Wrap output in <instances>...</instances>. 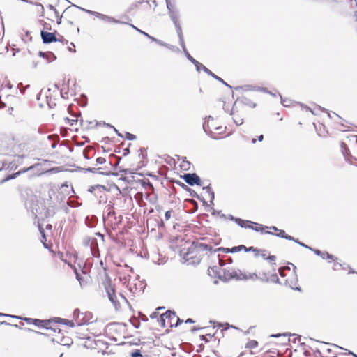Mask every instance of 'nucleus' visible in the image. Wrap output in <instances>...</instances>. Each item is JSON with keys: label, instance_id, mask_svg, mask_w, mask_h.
<instances>
[{"label": "nucleus", "instance_id": "1", "mask_svg": "<svg viewBox=\"0 0 357 357\" xmlns=\"http://www.w3.org/2000/svg\"><path fill=\"white\" fill-rule=\"evenodd\" d=\"M195 244V248L197 251L201 252V251H206V252H216L218 251H223L225 253H236L241 252L242 250L245 252V245H241L238 246L232 247L231 248H214V245L207 243L205 242H197L194 243Z\"/></svg>", "mask_w": 357, "mask_h": 357}, {"label": "nucleus", "instance_id": "2", "mask_svg": "<svg viewBox=\"0 0 357 357\" xmlns=\"http://www.w3.org/2000/svg\"><path fill=\"white\" fill-rule=\"evenodd\" d=\"M348 142L349 143L351 151L347 147L345 142H341L340 146L342 152L346 160L351 162V160L357 161V135L350 134L347 136Z\"/></svg>", "mask_w": 357, "mask_h": 357}, {"label": "nucleus", "instance_id": "3", "mask_svg": "<svg viewBox=\"0 0 357 357\" xmlns=\"http://www.w3.org/2000/svg\"><path fill=\"white\" fill-rule=\"evenodd\" d=\"M157 321L161 327L165 328L167 326L172 327L173 326L177 327L183 321L176 316L174 312L167 310L157 318Z\"/></svg>", "mask_w": 357, "mask_h": 357}, {"label": "nucleus", "instance_id": "4", "mask_svg": "<svg viewBox=\"0 0 357 357\" xmlns=\"http://www.w3.org/2000/svg\"><path fill=\"white\" fill-rule=\"evenodd\" d=\"M279 274L281 277V282L294 289L297 284V276L294 270L289 267L279 268Z\"/></svg>", "mask_w": 357, "mask_h": 357}, {"label": "nucleus", "instance_id": "5", "mask_svg": "<svg viewBox=\"0 0 357 357\" xmlns=\"http://www.w3.org/2000/svg\"><path fill=\"white\" fill-rule=\"evenodd\" d=\"M183 52L185 54V56L187 57V59L191 62L192 63L195 67H196V70L197 71L199 72L201 70H202L203 71H204L207 75L211 76L212 77H213L214 79H215L216 80L220 82L221 83H222L223 84H225V86L231 88V86L227 84L222 78L219 77L218 76H217L216 75H215L213 72H211L209 69H208V68H206L205 66H204L203 64L200 63L199 62H198L196 59H195L190 54L189 52L187 51L185 47L184 48H183Z\"/></svg>", "mask_w": 357, "mask_h": 357}, {"label": "nucleus", "instance_id": "6", "mask_svg": "<svg viewBox=\"0 0 357 357\" xmlns=\"http://www.w3.org/2000/svg\"><path fill=\"white\" fill-rule=\"evenodd\" d=\"M342 351V348L335 344L326 343L321 347L319 352L321 357H337Z\"/></svg>", "mask_w": 357, "mask_h": 357}, {"label": "nucleus", "instance_id": "7", "mask_svg": "<svg viewBox=\"0 0 357 357\" xmlns=\"http://www.w3.org/2000/svg\"><path fill=\"white\" fill-rule=\"evenodd\" d=\"M83 8H81L78 6L73 4L70 6H68L66 10L63 11L62 15L56 17L57 18V24H60L61 23L62 18H65L67 20L68 22L70 24H73L72 19L74 16H75L77 13L78 10H82Z\"/></svg>", "mask_w": 357, "mask_h": 357}, {"label": "nucleus", "instance_id": "8", "mask_svg": "<svg viewBox=\"0 0 357 357\" xmlns=\"http://www.w3.org/2000/svg\"><path fill=\"white\" fill-rule=\"evenodd\" d=\"M169 14V17H170L171 20H172V22L175 26L176 31V33H177L178 38H179L180 45H181L182 48H184L185 47V43H184V40H183V37L182 29H181L179 20H178V18H179L178 11L176 10H170Z\"/></svg>", "mask_w": 357, "mask_h": 357}, {"label": "nucleus", "instance_id": "9", "mask_svg": "<svg viewBox=\"0 0 357 357\" xmlns=\"http://www.w3.org/2000/svg\"><path fill=\"white\" fill-rule=\"evenodd\" d=\"M243 109V103L242 101L237 100L231 109V115L233 116V120L236 125H242L243 123V116L239 114L238 109Z\"/></svg>", "mask_w": 357, "mask_h": 357}, {"label": "nucleus", "instance_id": "10", "mask_svg": "<svg viewBox=\"0 0 357 357\" xmlns=\"http://www.w3.org/2000/svg\"><path fill=\"white\" fill-rule=\"evenodd\" d=\"M82 10L90 14V15H94L96 17L99 18L100 20L107 22L108 23H115V24H122L123 23L120 20H116L115 18H114L112 17L102 14V13L96 12V11L86 10L85 8H83Z\"/></svg>", "mask_w": 357, "mask_h": 357}, {"label": "nucleus", "instance_id": "11", "mask_svg": "<svg viewBox=\"0 0 357 357\" xmlns=\"http://www.w3.org/2000/svg\"><path fill=\"white\" fill-rule=\"evenodd\" d=\"M105 291L107 292L109 300L113 304L115 309L116 310H119L121 307V306L119 301H117V297L115 294L114 288L112 286L111 284H107L105 286Z\"/></svg>", "mask_w": 357, "mask_h": 357}, {"label": "nucleus", "instance_id": "12", "mask_svg": "<svg viewBox=\"0 0 357 357\" xmlns=\"http://www.w3.org/2000/svg\"><path fill=\"white\" fill-rule=\"evenodd\" d=\"M184 181L188 185L193 186L195 185H201V179L195 173H188L182 176Z\"/></svg>", "mask_w": 357, "mask_h": 357}, {"label": "nucleus", "instance_id": "13", "mask_svg": "<svg viewBox=\"0 0 357 357\" xmlns=\"http://www.w3.org/2000/svg\"><path fill=\"white\" fill-rule=\"evenodd\" d=\"M210 121H213V118L211 116H208L204 119V121L203 123V130L204 131L209 135L212 138H215V137L213 136V129H215L216 130H218L221 129L220 127L213 126V125L210 124Z\"/></svg>", "mask_w": 357, "mask_h": 357}, {"label": "nucleus", "instance_id": "14", "mask_svg": "<svg viewBox=\"0 0 357 357\" xmlns=\"http://www.w3.org/2000/svg\"><path fill=\"white\" fill-rule=\"evenodd\" d=\"M123 283H127V287L133 294H135L137 292H140L144 290V284L142 282H140L139 284H137L133 281L130 280V278H129L128 280H127V278H124Z\"/></svg>", "mask_w": 357, "mask_h": 357}, {"label": "nucleus", "instance_id": "15", "mask_svg": "<svg viewBox=\"0 0 357 357\" xmlns=\"http://www.w3.org/2000/svg\"><path fill=\"white\" fill-rule=\"evenodd\" d=\"M225 275L229 279H234L236 280H244L245 278V274L242 273L240 270L225 271Z\"/></svg>", "mask_w": 357, "mask_h": 357}, {"label": "nucleus", "instance_id": "16", "mask_svg": "<svg viewBox=\"0 0 357 357\" xmlns=\"http://www.w3.org/2000/svg\"><path fill=\"white\" fill-rule=\"evenodd\" d=\"M40 36L43 40V43L45 44H49L53 42L61 41L60 39H57L55 33H50L45 31H41Z\"/></svg>", "mask_w": 357, "mask_h": 357}, {"label": "nucleus", "instance_id": "17", "mask_svg": "<svg viewBox=\"0 0 357 357\" xmlns=\"http://www.w3.org/2000/svg\"><path fill=\"white\" fill-rule=\"evenodd\" d=\"M247 349H248L250 354L252 355H257L261 351V349L259 347L258 342L256 340H250L248 342Z\"/></svg>", "mask_w": 357, "mask_h": 357}, {"label": "nucleus", "instance_id": "18", "mask_svg": "<svg viewBox=\"0 0 357 357\" xmlns=\"http://www.w3.org/2000/svg\"><path fill=\"white\" fill-rule=\"evenodd\" d=\"M248 251H252L255 257H261L263 259H266L271 261H275V256H274V255H268V256L264 250L260 251V250H257L256 249H252V248L250 247L249 248H247V252H248Z\"/></svg>", "mask_w": 357, "mask_h": 357}, {"label": "nucleus", "instance_id": "19", "mask_svg": "<svg viewBox=\"0 0 357 357\" xmlns=\"http://www.w3.org/2000/svg\"><path fill=\"white\" fill-rule=\"evenodd\" d=\"M38 55L40 57L45 58L49 62L53 61L56 59V57L55 56L54 53H52V52H39Z\"/></svg>", "mask_w": 357, "mask_h": 357}, {"label": "nucleus", "instance_id": "20", "mask_svg": "<svg viewBox=\"0 0 357 357\" xmlns=\"http://www.w3.org/2000/svg\"><path fill=\"white\" fill-rule=\"evenodd\" d=\"M313 251L317 255L321 256L323 259H329L332 261L335 260V257L326 252H321V250L316 249Z\"/></svg>", "mask_w": 357, "mask_h": 357}, {"label": "nucleus", "instance_id": "21", "mask_svg": "<svg viewBox=\"0 0 357 357\" xmlns=\"http://www.w3.org/2000/svg\"><path fill=\"white\" fill-rule=\"evenodd\" d=\"M27 324H34L35 326L38 327H40V324L43 323V320L38 319H32V318H24L23 319Z\"/></svg>", "mask_w": 357, "mask_h": 357}, {"label": "nucleus", "instance_id": "22", "mask_svg": "<svg viewBox=\"0 0 357 357\" xmlns=\"http://www.w3.org/2000/svg\"><path fill=\"white\" fill-rule=\"evenodd\" d=\"M106 190L105 187L101 185H97L95 186H91L89 188V192L91 193H95L96 191H99L100 193L104 192V191Z\"/></svg>", "mask_w": 357, "mask_h": 357}, {"label": "nucleus", "instance_id": "23", "mask_svg": "<svg viewBox=\"0 0 357 357\" xmlns=\"http://www.w3.org/2000/svg\"><path fill=\"white\" fill-rule=\"evenodd\" d=\"M276 236L279 237H282L288 240L295 241L293 237L291 236L287 235L284 230L278 229L277 231V233L275 234Z\"/></svg>", "mask_w": 357, "mask_h": 357}, {"label": "nucleus", "instance_id": "24", "mask_svg": "<svg viewBox=\"0 0 357 357\" xmlns=\"http://www.w3.org/2000/svg\"><path fill=\"white\" fill-rule=\"evenodd\" d=\"M351 128V125L349 123H347L346 125L343 123H337V129H338L340 131L345 132L347 130H349Z\"/></svg>", "mask_w": 357, "mask_h": 357}, {"label": "nucleus", "instance_id": "25", "mask_svg": "<svg viewBox=\"0 0 357 357\" xmlns=\"http://www.w3.org/2000/svg\"><path fill=\"white\" fill-rule=\"evenodd\" d=\"M247 227H252V229H254L257 231H259V230H261L263 229L261 225L253 223V222H249V221H247Z\"/></svg>", "mask_w": 357, "mask_h": 357}, {"label": "nucleus", "instance_id": "26", "mask_svg": "<svg viewBox=\"0 0 357 357\" xmlns=\"http://www.w3.org/2000/svg\"><path fill=\"white\" fill-rule=\"evenodd\" d=\"M337 357H357V356L354 354L351 351L343 350L342 351L340 352V354Z\"/></svg>", "mask_w": 357, "mask_h": 357}, {"label": "nucleus", "instance_id": "27", "mask_svg": "<svg viewBox=\"0 0 357 357\" xmlns=\"http://www.w3.org/2000/svg\"><path fill=\"white\" fill-rule=\"evenodd\" d=\"M234 221L241 227L245 228V220L238 218H235Z\"/></svg>", "mask_w": 357, "mask_h": 357}, {"label": "nucleus", "instance_id": "28", "mask_svg": "<svg viewBox=\"0 0 357 357\" xmlns=\"http://www.w3.org/2000/svg\"><path fill=\"white\" fill-rule=\"evenodd\" d=\"M190 190L191 191L190 192V195L192 197L197 198L198 199L202 201L204 204H207L206 202L204 200V199H201L200 197L198 195V194L195 190H191V189H190Z\"/></svg>", "mask_w": 357, "mask_h": 357}, {"label": "nucleus", "instance_id": "29", "mask_svg": "<svg viewBox=\"0 0 357 357\" xmlns=\"http://www.w3.org/2000/svg\"><path fill=\"white\" fill-rule=\"evenodd\" d=\"M61 320V321L62 323H63L64 324L73 328L75 326V323L73 322V321H71V320H68V319H59Z\"/></svg>", "mask_w": 357, "mask_h": 357}, {"label": "nucleus", "instance_id": "30", "mask_svg": "<svg viewBox=\"0 0 357 357\" xmlns=\"http://www.w3.org/2000/svg\"><path fill=\"white\" fill-rule=\"evenodd\" d=\"M100 169V168L89 167V168L86 169L85 170L86 172H92V173L102 174V172H99Z\"/></svg>", "mask_w": 357, "mask_h": 357}, {"label": "nucleus", "instance_id": "31", "mask_svg": "<svg viewBox=\"0 0 357 357\" xmlns=\"http://www.w3.org/2000/svg\"><path fill=\"white\" fill-rule=\"evenodd\" d=\"M131 357H142V353L139 350L137 349L130 354Z\"/></svg>", "mask_w": 357, "mask_h": 357}, {"label": "nucleus", "instance_id": "32", "mask_svg": "<svg viewBox=\"0 0 357 357\" xmlns=\"http://www.w3.org/2000/svg\"><path fill=\"white\" fill-rule=\"evenodd\" d=\"M43 323L40 324V328H45L48 329L50 325V320H43Z\"/></svg>", "mask_w": 357, "mask_h": 357}, {"label": "nucleus", "instance_id": "33", "mask_svg": "<svg viewBox=\"0 0 357 357\" xmlns=\"http://www.w3.org/2000/svg\"><path fill=\"white\" fill-rule=\"evenodd\" d=\"M96 165H102L106 162V159L102 157H99L96 160Z\"/></svg>", "mask_w": 357, "mask_h": 357}, {"label": "nucleus", "instance_id": "34", "mask_svg": "<svg viewBox=\"0 0 357 357\" xmlns=\"http://www.w3.org/2000/svg\"><path fill=\"white\" fill-rule=\"evenodd\" d=\"M192 254H193V252L192 251H189L186 253V255L184 256V259H185L186 261H190V259H192L193 258V256H192Z\"/></svg>", "mask_w": 357, "mask_h": 357}, {"label": "nucleus", "instance_id": "35", "mask_svg": "<svg viewBox=\"0 0 357 357\" xmlns=\"http://www.w3.org/2000/svg\"><path fill=\"white\" fill-rule=\"evenodd\" d=\"M126 138L128 140H134L136 139V136L133 134L127 132H126Z\"/></svg>", "mask_w": 357, "mask_h": 357}, {"label": "nucleus", "instance_id": "36", "mask_svg": "<svg viewBox=\"0 0 357 357\" xmlns=\"http://www.w3.org/2000/svg\"><path fill=\"white\" fill-rule=\"evenodd\" d=\"M108 213H107V215L108 216H112V215H114V211L113 210V206L112 205H108Z\"/></svg>", "mask_w": 357, "mask_h": 357}, {"label": "nucleus", "instance_id": "37", "mask_svg": "<svg viewBox=\"0 0 357 357\" xmlns=\"http://www.w3.org/2000/svg\"><path fill=\"white\" fill-rule=\"evenodd\" d=\"M268 229H269V231H267L266 233L272 234H275L277 233L278 228H276L275 227H271Z\"/></svg>", "mask_w": 357, "mask_h": 357}, {"label": "nucleus", "instance_id": "38", "mask_svg": "<svg viewBox=\"0 0 357 357\" xmlns=\"http://www.w3.org/2000/svg\"><path fill=\"white\" fill-rule=\"evenodd\" d=\"M1 325H6V326H13L15 328H20V327L17 324H11L6 321H0Z\"/></svg>", "mask_w": 357, "mask_h": 357}, {"label": "nucleus", "instance_id": "39", "mask_svg": "<svg viewBox=\"0 0 357 357\" xmlns=\"http://www.w3.org/2000/svg\"><path fill=\"white\" fill-rule=\"evenodd\" d=\"M172 210H169V211L165 212V218L166 221H167L168 220L170 219V218L172 216Z\"/></svg>", "mask_w": 357, "mask_h": 357}, {"label": "nucleus", "instance_id": "40", "mask_svg": "<svg viewBox=\"0 0 357 357\" xmlns=\"http://www.w3.org/2000/svg\"><path fill=\"white\" fill-rule=\"evenodd\" d=\"M209 197H210V202H211V204L213 205V200H214V198H215V194H214V192L212 190L209 193H208Z\"/></svg>", "mask_w": 357, "mask_h": 357}, {"label": "nucleus", "instance_id": "41", "mask_svg": "<svg viewBox=\"0 0 357 357\" xmlns=\"http://www.w3.org/2000/svg\"><path fill=\"white\" fill-rule=\"evenodd\" d=\"M209 197H210V202H211V204L213 205V200H214V198H215V194H214V192L212 190L209 193H208Z\"/></svg>", "mask_w": 357, "mask_h": 357}, {"label": "nucleus", "instance_id": "42", "mask_svg": "<svg viewBox=\"0 0 357 357\" xmlns=\"http://www.w3.org/2000/svg\"><path fill=\"white\" fill-rule=\"evenodd\" d=\"M290 102H291V100H289L287 99H282V103L285 107L290 106Z\"/></svg>", "mask_w": 357, "mask_h": 357}, {"label": "nucleus", "instance_id": "43", "mask_svg": "<svg viewBox=\"0 0 357 357\" xmlns=\"http://www.w3.org/2000/svg\"><path fill=\"white\" fill-rule=\"evenodd\" d=\"M166 3H167V7L169 10V13L170 12V10H174V9L173 8V6L168 0L166 1Z\"/></svg>", "mask_w": 357, "mask_h": 357}, {"label": "nucleus", "instance_id": "44", "mask_svg": "<svg viewBox=\"0 0 357 357\" xmlns=\"http://www.w3.org/2000/svg\"><path fill=\"white\" fill-rule=\"evenodd\" d=\"M217 257H218L219 265L220 266H223L225 264V261L220 257L219 255H218Z\"/></svg>", "mask_w": 357, "mask_h": 357}, {"label": "nucleus", "instance_id": "45", "mask_svg": "<svg viewBox=\"0 0 357 357\" xmlns=\"http://www.w3.org/2000/svg\"><path fill=\"white\" fill-rule=\"evenodd\" d=\"M15 175L16 174H13V175H10L8 176V177H6V178L3 179L1 181V183H3V182H5L6 181H8L11 178H14L15 177Z\"/></svg>", "mask_w": 357, "mask_h": 357}, {"label": "nucleus", "instance_id": "46", "mask_svg": "<svg viewBox=\"0 0 357 357\" xmlns=\"http://www.w3.org/2000/svg\"><path fill=\"white\" fill-rule=\"evenodd\" d=\"M203 190H204L206 193H209L211 191L213 190L210 185L203 187Z\"/></svg>", "mask_w": 357, "mask_h": 357}, {"label": "nucleus", "instance_id": "47", "mask_svg": "<svg viewBox=\"0 0 357 357\" xmlns=\"http://www.w3.org/2000/svg\"><path fill=\"white\" fill-rule=\"evenodd\" d=\"M66 121H68L70 123V126H73L75 122H77V119H70L68 118H66Z\"/></svg>", "mask_w": 357, "mask_h": 357}, {"label": "nucleus", "instance_id": "48", "mask_svg": "<svg viewBox=\"0 0 357 357\" xmlns=\"http://www.w3.org/2000/svg\"><path fill=\"white\" fill-rule=\"evenodd\" d=\"M39 230H40V232L41 234V236H42L43 238H44L45 240V236L44 229L40 226H39Z\"/></svg>", "mask_w": 357, "mask_h": 357}, {"label": "nucleus", "instance_id": "49", "mask_svg": "<svg viewBox=\"0 0 357 357\" xmlns=\"http://www.w3.org/2000/svg\"><path fill=\"white\" fill-rule=\"evenodd\" d=\"M155 43H157L158 44H159L161 46L168 47L167 44H166L165 43H164V42H162V41H161V40H160L158 39V41H155Z\"/></svg>", "mask_w": 357, "mask_h": 357}, {"label": "nucleus", "instance_id": "50", "mask_svg": "<svg viewBox=\"0 0 357 357\" xmlns=\"http://www.w3.org/2000/svg\"><path fill=\"white\" fill-rule=\"evenodd\" d=\"M80 314V311L79 309H75L73 312V315L75 317H77L79 314Z\"/></svg>", "mask_w": 357, "mask_h": 357}, {"label": "nucleus", "instance_id": "51", "mask_svg": "<svg viewBox=\"0 0 357 357\" xmlns=\"http://www.w3.org/2000/svg\"><path fill=\"white\" fill-rule=\"evenodd\" d=\"M130 153V149L129 148H126V149H123V155L126 156L128 154Z\"/></svg>", "mask_w": 357, "mask_h": 357}, {"label": "nucleus", "instance_id": "52", "mask_svg": "<svg viewBox=\"0 0 357 357\" xmlns=\"http://www.w3.org/2000/svg\"><path fill=\"white\" fill-rule=\"evenodd\" d=\"M222 108H223V109L225 112L229 111V109L226 107V102H225V101L222 100Z\"/></svg>", "mask_w": 357, "mask_h": 357}, {"label": "nucleus", "instance_id": "53", "mask_svg": "<svg viewBox=\"0 0 357 357\" xmlns=\"http://www.w3.org/2000/svg\"><path fill=\"white\" fill-rule=\"evenodd\" d=\"M147 38H149L150 40H151L152 41H154V42L158 41L157 38H155L150 35H149Z\"/></svg>", "mask_w": 357, "mask_h": 357}, {"label": "nucleus", "instance_id": "54", "mask_svg": "<svg viewBox=\"0 0 357 357\" xmlns=\"http://www.w3.org/2000/svg\"><path fill=\"white\" fill-rule=\"evenodd\" d=\"M83 155H84V157L86 158V159H89V156H88V153H87V151L86 150H84L83 151Z\"/></svg>", "mask_w": 357, "mask_h": 357}, {"label": "nucleus", "instance_id": "55", "mask_svg": "<svg viewBox=\"0 0 357 357\" xmlns=\"http://www.w3.org/2000/svg\"><path fill=\"white\" fill-rule=\"evenodd\" d=\"M247 105H249L250 107H255L256 106V104L255 103H252V102H251L250 101L249 102L247 101Z\"/></svg>", "mask_w": 357, "mask_h": 357}, {"label": "nucleus", "instance_id": "56", "mask_svg": "<svg viewBox=\"0 0 357 357\" xmlns=\"http://www.w3.org/2000/svg\"><path fill=\"white\" fill-rule=\"evenodd\" d=\"M150 317H151V319H154V318L158 317L157 313H156V312H153V313H152V314H151Z\"/></svg>", "mask_w": 357, "mask_h": 357}, {"label": "nucleus", "instance_id": "57", "mask_svg": "<svg viewBox=\"0 0 357 357\" xmlns=\"http://www.w3.org/2000/svg\"><path fill=\"white\" fill-rule=\"evenodd\" d=\"M104 125H105L106 127H107V128H114V126H113L112 125H111V124H109V123H105H105H104Z\"/></svg>", "mask_w": 357, "mask_h": 357}, {"label": "nucleus", "instance_id": "58", "mask_svg": "<svg viewBox=\"0 0 357 357\" xmlns=\"http://www.w3.org/2000/svg\"><path fill=\"white\" fill-rule=\"evenodd\" d=\"M138 31L146 37H148V36H149V34L147 33H146L142 30H138Z\"/></svg>", "mask_w": 357, "mask_h": 357}, {"label": "nucleus", "instance_id": "59", "mask_svg": "<svg viewBox=\"0 0 357 357\" xmlns=\"http://www.w3.org/2000/svg\"><path fill=\"white\" fill-rule=\"evenodd\" d=\"M47 7L50 10H54L55 9L54 6H52V4H49Z\"/></svg>", "mask_w": 357, "mask_h": 357}, {"label": "nucleus", "instance_id": "60", "mask_svg": "<svg viewBox=\"0 0 357 357\" xmlns=\"http://www.w3.org/2000/svg\"><path fill=\"white\" fill-rule=\"evenodd\" d=\"M227 218L230 220H234L235 217L231 215H228Z\"/></svg>", "mask_w": 357, "mask_h": 357}, {"label": "nucleus", "instance_id": "61", "mask_svg": "<svg viewBox=\"0 0 357 357\" xmlns=\"http://www.w3.org/2000/svg\"><path fill=\"white\" fill-rule=\"evenodd\" d=\"M76 278L77 279V280L79 281V282L81 283V277L79 275V274H78L77 273H76Z\"/></svg>", "mask_w": 357, "mask_h": 357}, {"label": "nucleus", "instance_id": "62", "mask_svg": "<svg viewBox=\"0 0 357 357\" xmlns=\"http://www.w3.org/2000/svg\"><path fill=\"white\" fill-rule=\"evenodd\" d=\"M52 228V225L50 224H47L46 225V229H48V230H51Z\"/></svg>", "mask_w": 357, "mask_h": 357}, {"label": "nucleus", "instance_id": "63", "mask_svg": "<svg viewBox=\"0 0 357 357\" xmlns=\"http://www.w3.org/2000/svg\"><path fill=\"white\" fill-rule=\"evenodd\" d=\"M53 11H54L56 17H59V12H58V10L56 8Z\"/></svg>", "mask_w": 357, "mask_h": 357}, {"label": "nucleus", "instance_id": "64", "mask_svg": "<svg viewBox=\"0 0 357 357\" xmlns=\"http://www.w3.org/2000/svg\"><path fill=\"white\" fill-rule=\"evenodd\" d=\"M53 11H54L56 17H59V12H58V10L56 8Z\"/></svg>", "mask_w": 357, "mask_h": 357}]
</instances>
